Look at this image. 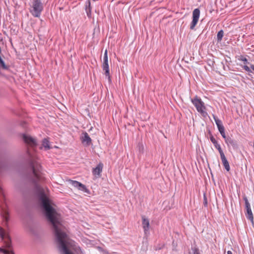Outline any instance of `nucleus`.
<instances>
[{
	"label": "nucleus",
	"instance_id": "4",
	"mask_svg": "<svg viewBox=\"0 0 254 254\" xmlns=\"http://www.w3.org/2000/svg\"><path fill=\"white\" fill-rule=\"evenodd\" d=\"M244 200L245 203V207L246 209V216L247 219L250 220L252 223L254 222V217L253 212L251 208L250 204L246 196L244 197Z\"/></svg>",
	"mask_w": 254,
	"mask_h": 254
},
{
	"label": "nucleus",
	"instance_id": "15",
	"mask_svg": "<svg viewBox=\"0 0 254 254\" xmlns=\"http://www.w3.org/2000/svg\"><path fill=\"white\" fill-rule=\"evenodd\" d=\"M5 249H2L0 248V253H2L4 254H14V253L12 249V246L10 245V247H6L5 244L4 243Z\"/></svg>",
	"mask_w": 254,
	"mask_h": 254
},
{
	"label": "nucleus",
	"instance_id": "14",
	"mask_svg": "<svg viewBox=\"0 0 254 254\" xmlns=\"http://www.w3.org/2000/svg\"><path fill=\"white\" fill-rule=\"evenodd\" d=\"M225 141L228 147L231 146L234 148L237 147L238 145L237 141L230 136H228V138H226Z\"/></svg>",
	"mask_w": 254,
	"mask_h": 254
},
{
	"label": "nucleus",
	"instance_id": "10",
	"mask_svg": "<svg viewBox=\"0 0 254 254\" xmlns=\"http://www.w3.org/2000/svg\"><path fill=\"white\" fill-rule=\"evenodd\" d=\"M142 227L144 230V232L145 235H146L149 232V220L145 217V216L142 217Z\"/></svg>",
	"mask_w": 254,
	"mask_h": 254
},
{
	"label": "nucleus",
	"instance_id": "3",
	"mask_svg": "<svg viewBox=\"0 0 254 254\" xmlns=\"http://www.w3.org/2000/svg\"><path fill=\"white\" fill-rule=\"evenodd\" d=\"M191 101L198 112L203 116L207 114L206 112H205V107L204 106V103L200 98L195 96L193 99H191Z\"/></svg>",
	"mask_w": 254,
	"mask_h": 254
},
{
	"label": "nucleus",
	"instance_id": "25",
	"mask_svg": "<svg viewBox=\"0 0 254 254\" xmlns=\"http://www.w3.org/2000/svg\"><path fill=\"white\" fill-rule=\"evenodd\" d=\"M203 203H204V205L205 206H207V198H206V196L205 194L203 195Z\"/></svg>",
	"mask_w": 254,
	"mask_h": 254
},
{
	"label": "nucleus",
	"instance_id": "30",
	"mask_svg": "<svg viewBox=\"0 0 254 254\" xmlns=\"http://www.w3.org/2000/svg\"><path fill=\"white\" fill-rule=\"evenodd\" d=\"M227 254H233L232 252L230 251L227 252Z\"/></svg>",
	"mask_w": 254,
	"mask_h": 254
},
{
	"label": "nucleus",
	"instance_id": "29",
	"mask_svg": "<svg viewBox=\"0 0 254 254\" xmlns=\"http://www.w3.org/2000/svg\"><path fill=\"white\" fill-rule=\"evenodd\" d=\"M251 68L254 70V65L251 64Z\"/></svg>",
	"mask_w": 254,
	"mask_h": 254
},
{
	"label": "nucleus",
	"instance_id": "28",
	"mask_svg": "<svg viewBox=\"0 0 254 254\" xmlns=\"http://www.w3.org/2000/svg\"><path fill=\"white\" fill-rule=\"evenodd\" d=\"M3 219L5 220V222H7L8 220V217L7 216V215H5L4 216H3Z\"/></svg>",
	"mask_w": 254,
	"mask_h": 254
},
{
	"label": "nucleus",
	"instance_id": "6",
	"mask_svg": "<svg viewBox=\"0 0 254 254\" xmlns=\"http://www.w3.org/2000/svg\"><path fill=\"white\" fill-rule=\"evenodd\" d=\"M23 140L26 144L31 147H35L37 145V140L30 135L23 134Z\"/></svg>",
	"mask_w": 254,
	"mask_h": 254
},
{
	"label": "nucleus",
	"instance_id": "19",
	"mask_svg": "<svg viewBox=\"0 0 254 254\" xmlns=\"http://www.w3.org/2000/svg\"><path fill=\"white\" fill-rule=\"evenodd\" d=\"M213 118H214L215 122L217 125L218 129L224 127L221 121L219 119H218L217 117H216V116L213 115Z\"/></svg>",
	"mask_w": 254,
	"mask_h": 254
},
{
	"label": "nucleus",
	"instance_id": "1",
	"mask_svg": "<svg viewBox=\"0 0 254 254\" xmlns=\"http://www.w3.org/2000/svg\"><path fill=\"white\" fill-rule=\"evenodd\" d=\"M32 171L33 175L32 181L35 185L37 197L47 219L52 225L58 248L61 254H72L67 248L68 238L65 233V228L60 222L59 214L50 204L44 189L38 184L39 181L44 180V177L41 170Z\"/></svg>",
	"mask_w": 254,
	"mask_h": 254
},
{
	"label": "nucleus",
	"instance_id": "22",
	"mask_svg": "<svg viewBox=\"0 0 254 254\" xmlns=\"http://www.w3.org/2000/svg\"><path fill=\"white\" fill-rule=\"evenodd\" d=\"M193 254H200L199 250L196 248H193L192 249Z\"/></svg>",
	"mask_w": 254,
	"mask_h": 254
},
{
	"label": "nucleus",
	"instance_id": "9",
	"mask_svg": "<svg viewBox=\"0 0 254 254\" xmlns=\"http://www.w3.org/2000/svg\"><path fill=\"white\" fill-rule=\"evenodd\" d=\"M81 141L84 145L88 146L91 144L92 140L88 134L86 132H84L82 133Z\"/></svg>",
	"mask_w": 254,
	"mask_h": 254
},
{
	"label": "nucleus",
	"instance_id": "8",
	"mask_svg": "<svg viewBox=\"0 0 254 254\" xmlns=\"http://www.w3.org/2000/svg\"><path fill=\"white\" fill-rule=\"evenodd\" d=\"M68 182L74 187L77 188L79 190H82L84 192L87 191V189L85 186L76 181L69 180Z\"/></svg>",
	"mask_w": 254,
	"mask_h": 254
},
{
	"label": "nucleus",
	"instance_id": "23",
	"mask_svg": "<svg viewBox=\"0 0 254 254\" xmlns=\"http://www.w3.org/2000/svg\"><path fill=\"white\" fill-rule=\"evenodd\" d=\"M103 61H108V52L107 50H106L104 54Z\"/></svg>",
	"mask_w": 254,
	"mask_h": 254
},
{
	"label": "nucleus",
	"instance_id": "12",
	"mask_svg": "<svg viewBox=\"0 0 254 254\" xmlns=\"http://www.w3.org/2000/svg\"><path fill=\"white\" fill-rule=\"evenodd\" d=\"M220 155L221 159L222 160V162L223 163V165L225 169L227 171H229L230 169L229 164L225 156L224 152H223L220 153Z\"/></svg>",
	"mask_w": 254,
	"mask_h": 254
},
{
	"label": "nucleus",
	"instance_id": "5",
	"mask_svg": "<svg viewBox=\"0 0 254 254\" xmlns=\"http://www.w3.org/2000/svg\"><path fill=\"white\" fill-rule=\"evenodd\" d=\"M200 15V10L198 8H195L192 12V20L190 25V29L192 30L198 22Z\"/></svg>",
	"mask_w": 254,
	"mask_h": 254
},
{
	"label": "nucleus",
	"instance_id": "20",
	"mask_svg": "<svg viewBox=\"0 0 254 254\" xmlns=\"http://www.w3.org/2000/svg\"><path fill=\"white\" fill-rule=\"evenodd\" d=\"M224 35V32L222 30H220L217 34V39L218 42H220Z\"/></svg>",
	"mask_w": 254,
	"mask_h": 254
},
{
	"label": "nucleus",
	"instance_id": "26",
	"mask_svg": "<svg viewBox=\"0 0 254 254\" xmlns=\"http://www.w3.org/2000/svg\"><path fill=\"white\" fill-rule=\"evenodd\" d=\"M218 130H219V131L220 132V133L221 132L223 133L225 131L224 127H220V128L218 129Z\"/></svg>",
	"mask_w": 254,
	"mask_h": 254
},
{
	"label": "nucleus",
	"instance_id": "7",
	"mask_svg": "<svg viewBox=\"0 0 254 254\" xmlns=\"http://www.w3.org/2000/svg\"><path fill=\"white\" fill-rule=\"evenodd\" d=\"M0 237L3 241V243L5 244L6 247L9 248L11 245L10 238L7 234H5L4 230L1 227H0Z\"/></svg>",
	"mask_w": 254,
	"mask_h": 254
},
{
	"label": "nucleus",
	"instance_id": "27",
	"mask_svg": "<svg viewBox=\"0 0 254 254\" xmlns=\"http://www.w3.org/2000/svg\"><path fill=\"white\" fill-rule=\"evenodd\" d=\"M220 134L222 135V136L224 138L225 140H226V138H228V136H226L225 135V131L223 133L221 132Z\"/></svg>",
	"mask_w": 254,
	"mask_h": 254
},
{
	"label": "nucleus",
	"instance_id": "21",
	"mask_svg": "<svg viewBox=\"0 0 254 254\" xmlns=\"http://www.w3.org/2000/svg\"><path fill=\"white\" fill-rule=\"evenodd\" d=\"M238 60H240V61L244 62V63H246V64L248 63V61L247 59L246 58L244 57L243 56H241L239 58Z\"/></svg>",
	"mask_w": 254,
	"mask_h": 254
},
{
	"label": "nucleus",
	"instance_id": "11",
	"mask_svg": "<svg viewBox=\"0 0 254 254\" xmlns=\"http://www.w3.org/2000/svg\"><path fill=\"white\" fill-rule=\"evenodd\" d=\"M103 70L104 71V74L106 77H108L109 79H110L109 67L108 64V61H103L102 64Z\"/></svg>",
	"mask_w": 254,
	"mask_h": 254
},
{
	"label": "nucleus",
	"instance_id": "16",
	"mask_svg": "<svg viewBox=\"0 0 254 254\" xmlns=\"http://www.w3.org/2000/svg\"><path fill=\"white\" fill-rule=\"evenodd\" d=\"M210 139L212 143L214 144L215 148L218 150L219 153L223 152V150L221 149V146L219 144H218V142L216 140L214 137L211 135L210 137Z\"/></svg>",
	"mask_w": 254,
	"mask_h": 254
},
{
	"label": "nucleus",
	"instance_id": "2",
	"mask_svg": "<svg viewBox=\"0 0 254 254\" xmlns=\"http://www.w3.org/2000/svg\"><path fill=\"white\" fill-rule=\"evenodd\" d=\"M44 9V6L41 0H32L29 11L34 17H39Z\"/></svg>",
	"mask_w": 254,
	"mask_h": 254
},
{
	"label": "nucleus",
	"instance_id": "17",
	"mask_svg": "<svg viewBox=\"0 0 254 254\" xmlns=\"http://www.w3.org/2000/svg\"><path fill=\"white\" fill-rule=\"evenodd\" d=\"M85 11L88 17H91V2L89 0H87L85 3Z\"/></svg>",
	"mask_w": 254,
	"mask_h": 254
},
{
	"label": "nucleus",
	"instance_id": "24",
	"mask_svg": "<svg viewBox=\"0 0 254 254\" xmlns=\"http://www.w3.org/2000/svg\"><path fill=\"white\" fill-rule=\"evenodd\" d=\"M244 69H245L246 71H247L248 72H252V70H251V68L247 65H244L243 67Z\"/></svg>",
	"mask_w": 254,
	"mask_h": 254
},
{
	"label": "nucleus",
	"instance_id": "18",
	"mask_svg": "<svg viewBox=\"0 0 254 254\" xmlns=\"http://www.w3.org/2000/svg\"><path fill=\"white\" fill-rule=\"evenodd\" d=\"M44 148L45 150H48L51 148L50 145V141L47 138H44L42 140V146L40 147L41 149L42 148Z\"/></svg>",
	"mask_w": 254,
	"mask_h": 254
},
{
	"label": "nucleus",
	"instance_id": "13",
	"mask_svg": "<svg viewBox=\"0 0 254 254\" xmlns=\"http://www.w3.org/2000/svg\"><path fill=\"white\" fill-rule=\"evenodd\" d=\"M103 167V164L101 163H99L96 166V168L93 169V171H92V173H93V175H94L96 177H100V176H101L100 174L102 171Z\"/></svg>",
	"mask_w": 254,
	"mask_h": 254
}]
</instances>
